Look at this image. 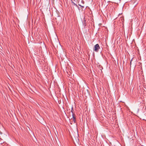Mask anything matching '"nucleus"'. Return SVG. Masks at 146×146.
I'll list each match as a JSON object with an SVG mask.
<instances>
[{
  "label": "nucleus",
  "mask_w": 146,
  "mask_h": 146,
  "mask_svg": "<svg viewBox=\"0 0 146 146\" xmlns=\"http://www.w3.org/2000/svg\"><path fill=\"white\" fill-rule=\"evenodd\" d=\"M100 48V47L99 44H96L94 46V50L96 52H98Z\"/></svg>",
  "instance_id": "obj_1"
},
{
  "label": "nucleus",
  "mask_w": 146,
  "mask_h": 146,
  "mask_svg": "<svg viewBox=\"0 0 146 146\" xmlns=\"http://www.w3.org/2000/svg\"><path fill=\"white\" fill-rule=\"evenodd\" d=\"M74 114H72V120L74 122V123H75L76 122V119L75 117H74Z\"/></svg>",
  "instance_id": "obj_2"
},
{
  "label": "nucleus",
  "mask_w": 146,
  "mask_h": 146,
  "mask_svg": "<svg viewBox=\"0 0 146 146\" xmlns=\"http://www.w3.org/2000/svg\"><path fill=\"white\" fill-rule=\"evenodd\" d=\"M133 58L131 59V61H130V67H131V62H132V61L133 60Z\"/></svg>",
  "instance_id": "obj_3"
},
{
  "label": "nucleus",
  "mask_w": 146,
  "mask_h": 146,
  "mask_svg": "<svg viewBox=\"0 0 146 146\" xmlns=\"http://www.w3.org/2000/svg\"><path fill=\"white\" fill-rule=\"evenodd\" d=\"M73 3L74 5H76V4L75 3H74L73 2H72Z\"/></svg>",
  "instance_id": "obj_4"
}]
</instances>
